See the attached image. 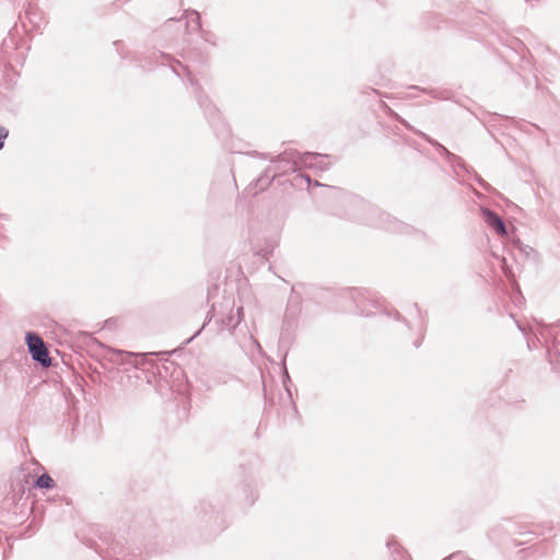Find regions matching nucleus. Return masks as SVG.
<instances>
[{"mask_svg":"<svg viewBox=\"0 0 560 560\" xmlns=\"http://www.w3.org/2000/svg\"><path fill=\"white\" fill-rule=\"evenodd\" d=\"M8 137V130L0 126V150L3 148V140Z\"/></svg>","mask_w":560,"mask_h":560,"instance_id":"11","label":"nucleus"},{"mask_svg":"<svg viewBox=\"0 0 560 560\" xmlns=\"http://www.w3.org/2000/svg\"><path fill=\"white\" fill-rule=\"evenodd\" d=\"M35 487L39 489H52L55 487V480L48 474H43L37 478Z\"/></svg>","mask_w":560,"mask_h":560,"instance_id":"8","label":"nucleus"},{"mask_svg":"<svg viewBox=\"0 0 560 560\" xmlns=\"http://www.w3.org/2000/svg\"><path fill=\"white\" fill-rule=\"evenodd\" d=\"M199 105L205 109L206 115L210 118L215 114V108L211 106L210 102L206 96L197 95Z\"/></svg>","mask_w":560,"mask_h":560,"instance_id":"9","label":"nucleus"},{"mask_svg":"<svg viewBox=\"0 0 560 560\" xmlns=\"http://www.w3.org/2000/svg\"><path fill=\"white\" fill-rule=\"evenodd\" d=\"M177 67H179L184 71H188L187 68L185 66H183L180 62H177Z\"/></svg>","mask_w":560,"mask_h":560,"instance_id":"14","label":"nucleus"},{"mask_svg":"<svg viewBox=\"0 0 560 560\" xmlns=\"http://www.w3.org/2000/svg\"><path fill=\"white\" fill-rule=\"evenodd\" d=\"M173 71H174L177 75H180V72H179L178 68L174 67V68H173Z\"/></svg>","mask_w":560,"mask_h":560,"instance_id":"15","label":"nucleus"},{"mask_svg":"<svg viewBox=\"0 0 560 560\" xmlns=\"http://www.w3.org/2000/svg\"><path fill=\"white\" fill-rule=\"evenodd\" d=\"M255 345L257 346V348H260V345L257 340H254Z\"/></svg>","mask_w":560,"mask_h":560,"instance_id":"16","label":"nucleus"},{"mask_svg":"<svg viewBox=\"0 0 560 560\" xmlns=\"http://www.w3.org/2000/svg\"><path fill=\"white\" fill-rule=\"evenodd\" d=\"M415 346L418 348L420 346V342H415Z\"/></svg>","mask_w":560,"mask_h":560,"instance_id":"18","label":"nucleus"},{"mask_svg":"<svg viewBox=\"0 0 560 560\" xmlns=\"http://www.w3.org/2000/svg\"><path fill=\"white\" fill-rule=\"evenodd\" d=\"M482 215L485 222L491 226L499 235H505L506 234V228L502 219L495 213L494 211L490 209H482Z\"/></svg>","mask_w":560,"mask_h":560,"instance_id":"5","label":"nucleus"},{"mask_svg":"<svg viewBox=\"0 0 560 560\" xmlns=\"http://www.w3.org/2000/svg\"><path fill=\"white\" fill-rule=\"evenodd\" d=\"M558 327L555 325L538 324L536 329V338L539 342L544 343L547 351V357L551 365L556 368L559 362L560 352L558 350L557 341Z\"/></svg>","mask_w":560,"mask_h":560,"instance_id":"2","label":"nucleus"},{"mask_svg":"<svg viewBox=\"0 0 560 560\" xmlns=\"http://www.w3.org/2000/svg\"><path fill=\"white\" fill-rule=\"evenodd\" d=\"M334 163V159L330 155H324L313 152H290L279 155L272 161L273 170L268 168L265 176L257 179V185L262 188L264 185H268L270 179L278 175L285 174L288 172H296L302 168H308L313 171H326Z\"/></svg>","mask_w":560,"mask_h":560,"instance_id":"1","label":"nucleus"},{"mask_svg":"<svg viewBox=\"0 0 560 560\" xmlns=\"http://www.w3.org/2000/svg\"><path fill=\"white\" fill-rule=\"evenodd\" d=\"M517 326H518L520 330H522L524 332V328L520 324H517Z\"/></svg>","mask_w":560,"mask_h":560,"instance_id":"17","label":"nucleus"},{"mask_svg":"<svg viewBox=\"0 0 560 560\" xmlns=\"http://www.w3.org/2000/svg\"><path fill=\"white\" fill-rule=\"evenodd\" d=\"M188 74L190 75V72H188ZM189 81H190L191 85L195 86V92L198 93L197 82L194 79H191L190 77H189Z\"/></svg>","mask_w":560,"mask_h":560,"instance_id":"12","label":"nucleus"},{"mask_svg":"<svg viewBox=\"0 0 560 560\" xmlns=\"http://www.w3.org/2000/svg\"><path fill=\"white\" fill-rule=\"evenodd\" d=\"M442 150L444 151V153L447 155L448 160L451 163H453L454 165L456 166H464L463 163H462V159L453 153H451L450 151H447L444 147H442Z\"/></svg>","mask_w":560,"mask_h":560,"instance_id":"10","label":"nucleus"},{"mask_svg":"<svg viewBox=\"0 0 560 560\" xmlns=\"http://www.w3.org/2000/svg\"><path fill=\"white\" fill-rule=\"evenodd\" d=\"M187 26L191 31H199L201 27L200 15L197 11H187L186 12Z\"/></svg>","mask_w":560,"mask_h":560,"instance_id":"7","label":"nucleus"},{"mask_svg":"<svg viewBox=\"0 0 560 560\" xmlns=\"http://www.w3.org/2000/svg\"><path fill=\"white\" fill-rule=\"evenodd\" d=\"M370 212L373 217L376 214L378 217L377 222L373 220L370 221V223L375 226L385 228L393 232H406L409 229L406 224L397 221L396 219H390V217L386 213L378 212L375 209H370Z\"/></svg>","mask_w":560,"mask_h":560,"instance_id":"4","label":"nucleus"},{"mask_svg":"<svg viewBox=\"0 0 560 560\" xmlns=\"http://www.w3.org/2000/svg\"><path fill=\"white\" fill-rule=\"evenodd\" d=\"M25 340L32 359L44 368L50 366L51 359L42 337L35 332H27Z\"/></svg>","mask_w":560,"mask_h":560,"instance_id":"3","label":"nucleus"},{"mask_svg":"<svg viewBox=\"0 0 560 560\" xmlns=\"http://www.w3.org/2000/svg\"><path fill=\"white\" fill-rule=\"evenodd\" d=\"M243 307H237L236 311L231 310L224 319L221 322V330L233 331L243 319Z\"/></svg>","mask_w":560,"mask_h":560,"instance_id":"6","label":"nucleus"},{"mask_svg":"<svg viewBox=\"0 0 560 560\" xmlns=\"http://www.w3.org/2000/svg\"><path fill=\"white\" fill-rule=\"evenodd\" d=\"M459 556H460V553H453V555H451L448 558H445V559H443V560H450V559H453V558H457V557H459Z\"/></svg>","mask_w":560,"mask_h":560,"instance_id":"13","label":"nucleus"},{"mask_svg":"<svg viewBox=\"0 0 560 560\" xmlns=\"http://www.w3.org/2000/svg\"><path fill=\"white\" fill-rule=\"evenodd\" d=\"M284 375L287 378H289V373L287 371L284 372Z\"/></svg>","mask_w":560,"mask_h":560,"instance_id":"19","label":"nucleus"}]
</instances>
